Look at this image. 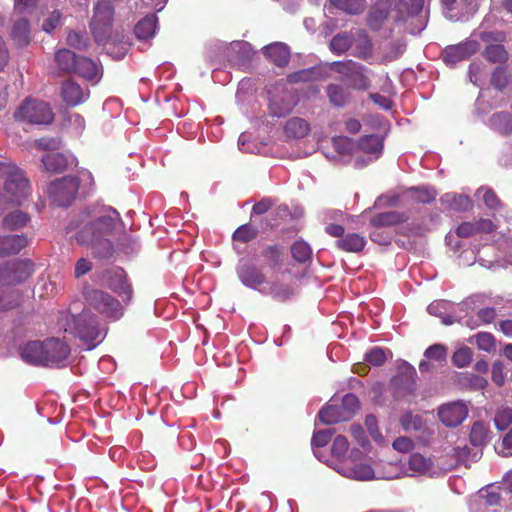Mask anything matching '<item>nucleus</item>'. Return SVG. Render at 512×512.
I'll return each mask as SVG.
<instances>
[{
    "label": "nucleus",
    "instance_id": "nucleus-50",
    "mask_svg": "<svg viewBox=\"0 0 512 512\" xmlns=\"http://www.w3.org/2000/svg\"><path fill=\"white\" fill-rule=\"evenodd\" d=\"M478 194H482V199L487 208L498 210L502 207V202L496 192L488 187H481L477 190Z\"/></svg>",
    "mask_w": 512,
    "mask_h": 512
},
{
    "label": "nucleus",
    "instance_id": "nucleus-38",
    "mask_svg": "<svg viewBox=\"0 0 512 512\" xmlns=\"http://www.w3.org/2000/svg\"><path fill=\"white\" fill-rule=\"evenodd\" d=\"M404 221V217L402 214L396 211H388L379 213L373 216L370 220V224L375 228L392 226Z\"/></svg>",
    "mask_w": 512,
    "mask_h": 512
},
{
    "label": "nucleus",
    "instance_id": "nucleus-34",
    "mask_svg": "<svg viewBox=\"0 0 512 512\" xmlns=\"http://www.w3.org/2000/svg\"><path fill=\"white\" fill-rule=\"evenodd\" d=\"M330 4L350 15H359L367 7L366 0H329Z\"/></svg>",
    "mask_w": 512,
    "mask_h": 512
},
{
    "label": "nucleus",
    "instance_id": "nucleus-9",
    "mask_svg": "<svg viewBox=\"0 0 512 512\" xmlns=\"http://www.w3.org/2000/svg\"><path fill=\"white\" fill-rule=\"evenodd\" d=\"M236 273L240 282L247 288L262 291L261 287L269 284L268 278L252 259L241 258L236 266Z\"/></svg>",
    "mask_w": 512,
    "mask_h": 512
},
{
    "label": "nucleus",
    "instance_id": "nucleus-59",
    "mask_svg": "<svg viewBox=\"0 0 512 512\" xmlns=\"http://www.w3.org/2000/svg\"><path fill=\"white\" fill-rule=\"evenodd\" d=\"M494 422L498 430H505L512 423V409H500L495 415Z\"/></svg>",
    "mask_w": 512,
    "mask_h": 512
},
{
    "label": "nucleus",
    "instance_id": "nucleus-2",
    "mask_svg": "<svg viewBox=\"0 0 512 512\" xmlns=\"http://www.w3.org/2000/svg\"><path fill=\"white\" fill-rule=\"evenodd\" d=\"M114 14L110 1L100 0L93 7L89 26L94 40L100 45H106L112 39Z\"/></svg>",
    "mask_w": 512,
    "mask_h": 512
},
{
    "label": "nucleus",
    "instance_id": "nucleus-54",
    "mask_svg": "<svg viewBox=\"0 0 512 512\" xmlns=\"http://www.w3.org/2000/svg\"><path fill=\"white\" fill-rule=\"evenodd\" d=\"M364 360L370 365L381 366L387 360L386 350L380 347H375L365 354Z\"/></svg>",
    "mask_w": 512,
    "mask_h": 512
},
{
    "label": "nucleus",
    "instance_id": "nucleus-61",
    "mask_svg": "<svg viewBox=\"0 0 512 512\" xmlns=\"http://www.w3.org/2000/svg\"><path fill=\"white\" fill-rule=\"evenodd\" d=\"M400 423L406 431L410 429L418 430L420 428L421 420L418 416H413L412 413L407 412L401 416Z\"/></svg>",
    "mask_w": 512,
    "mask_h": 512
},
{
    "label": "nucleus",
    "instance_id": "nucleus-43",
    "mask_svg": "<svg viewBox=\"0 0 512 512\" xmlns=\"http://www.w3.org/2000/svg\"><path fill=\"white\" fill-rule=\"evenodd\" d=\"M482 54L487 61L494 64H503L508 60V52L501 44L488 45Z\"/></svg>",
    "mask_w": 512,
    "mask_h": 512
},
{
    "label": "nucleus",
    "instance_id": "nucleus-44",
    "mask_svg": "<svg viewBox=\"0 0 512 512\" xmlns=\"http://www.w3.org/2000/svg\"><path fill=\"white\" fill-rule=\"evenodd\" d=\"M406 48V44L402 40H395L390 42L383 51L381 63H389L400 58Z\"/></svg>",
    "mask_w": 512,
    "mask_h": 512
},
{
    "label": "nucleus",
    "instance_id": "nucleus-33",
    "mask_svg": "<svg viewBox=\"0 0 512 512\" xmlns=\"http://www.w3.org/2000/svg\"><path fill=\"white\" fill-rule=\"evenodd\" d=\"M441 202L442 204L447 205L450 210L457 212L468 211L472 208V201L466 195L448 193L441 198Z\"/></svg>",
    "mask_w": 512,
    "mask_h": 512
},
{
    "label": "nucleus",
    "instance_id": "nucleus-15",
    "mask_svg": "<svg viewBox=\"0 0 512 512\" xmlns=\"http://www.w3.org/2000/svg\"><path fill=\"white\" fill-rule=\"evenodd\" d=\"M70 354L69 346L57 339L49 338L44 341L45 366L58 365L67 359Z\"/></svg>",
    "mask_w": 512,
    "mask_h": 512
},
{
    "label": "nucleus",
    "instance_id": "nucleus-20",
    "mask_svg": "<svg viewBox=\"0 0 512 512\" xmlns=\"http://www.w3.org/2000/svg\"><path fill=\"white\" fill-rule=\"evenodd\" d=\"M263 54L278 67H285L290 60L289 47L281 42L269 44L263 48Z\"/></svg>",
    "mask_w": 512,
    "mask_h": 512
},
{
    "label": "nucleus",
    "instance_id": "nucleus-29",
    "mask_svg": "<svg viewBox=\"0 0 512 512\" xmlns=\"http://www.w3.org/2000/svg\"><path fill=\"white\" fill-rule=\"evenodd\" d=\"M366 240L363 236L357 233H348L344 237L336 241V246L345 251L358 253L365 247Z\"/></svg>",
    "mask_w": 512,
    "mask_h": 512
},
{
    "label": "nucleus",
    "instance_id": "nucleus-19",
    "mask_svg": "<svg viewBox=\"0 0 512 512\" xmlns=\"http://www.w3.org/2000/svg\"><path fill=\"white\" fill-rule=\"evenodd\" d=\"M21 358L31 365L45 366L44 341H30L20 348Z\"/></svg>",
    "mask_w": 512,
    "mask_h": 512
},
{
    "label": "nucleus",
    "instance_id": "nucleus-30",
    "mask_svg": "<svg viewBox=\"0 0 512 512\" xmlns=\"http://www.w3.org/2000/svg\"><path fill=\"white\" fill-rule=\"evenodd\" d=\"M360 151L378 157L383 150V137L377 134L362 136L357 144Z\"/></svg>",
    "mask_w": 512,
    "mask_h": 512
},
{
    "label": "nucleus",
    "instance_id": "nucleus-24",
    "mask_svg": "<svg viewBox=\"0 0 512 512\" xmlns=\"http://www.w3.org/2000/svg\"><path fill=\"white\" fill-rule=\"evenodd\" d=\"M158 18L155 14L146 15L139 20L135 27L134 33L139 40H147L155 35Z\"/></svg>",
    "mask_w": 512,
    "mask_h": 512
},
{
    "label": "nucleus",
    "instance_id": "nucleus-17",
    "mask_svg": "<svg viewBox=\"0 0 512 512\" xmlns=\"http://www.w3.org/2000/svg\"><path fill=\"white\" fill-rule=\"evenodd\" d=\"M425 0H394L395 15L393 20L402 23L420 14L423 10Z\"/></svg>",
    "mask_w": 512,
    "mask_h": 512
},
{
    "label": "nucleus",
    "instance_id": "nucleus-37",
    "mask_svg": "<svg viewBox=\"0 0 512 512\" xmlns=\"http://www.w3.org/2000/svg\"><path fill=\"white\" fill-rule=\"evenodd\" d=\"M30 221V216L21 211L15 210L13 212L8 213L3 218V227L8 230H18L20 228L25 227Z\"/></svg>",
    "mask_w": 512,
    "mask_h": 512
},
{
    "label": "nucleus",
    "instance_id": "nucleus-8",
    "mask_svg": "<svg viewBox=\"0 0 512 512\" xmlns=\"http://www.w3.org/2000/svg\"><path fill=\"white\" fill-rule=\"evenodd\" d=\"M34 272V264L29 259H15L0 265V283L16 285L25 282Z\"/></svg>",
    "mask_w": 512,
    "mask_h": 512
},
{
    "label": "nucleus",
    "instance_id": "nucleus-22",
    "mask_svg": "<svg viewBox=\"0 0 512 512\" xmlns=\"http://www.w3.org/2000/svg\"><path fill=\"white\" fill-rule=\"evenodd\" d=\"M27 245L28 239L25 235L0 236V257L18 254Z\"/></svg>",
    "mask_w": 512,
    "mask_h": 512
},
{
    "label": "nucleus",
    "instance_id": "nucleus-4",
    "mask_svg": "<svg viewBox=\"0 0 512 512\" xmlns=\"http://www.w3.org/2000/svg\"><path fill=\"white\" fill-rule=\"evenodd\" d=\"M14 118L21 123L48 125L53 121L54 113L48 103L26 98L14 112Z\"/></svg>",
    "mask_w": 512,
    "mask_h": 512
},
{
    "label": "nucleus",
    "instance_id": "nucleus-5",
    "mask_svg": "<svg viewBox=\"0 0 512 512\" xmlns=\"http://www.w3.org/2000/svg\"><path fill=\"white\" fill-rule=\"evenodd\" d=\"M330 69L341 75L342 80L347 81L353 89L366 91L371 86L367 75L369 69L361 63L353 60L334 61L330 64Z\"/></svg>",
    "mask_w": 512,
    "mask_h": 512
},
{
    "label": "nucleus",
    "instance_id": "nucleus-48",
    "mask_svg": "<svg viewBox=\"0 0 512 512\" xmlns=\"http://www.w3.org/2000/svg\"><path fill=\"white\" fill-rule=\"evenodd\" d=\"M269 294L277 301L284 302L293 295V289L279 281H274L269 286Z\"/></svg>",
    "mask_w": 512,
    "mask_h": 512
},
{
    "label": "nucleus",
    "instance_id": "nucleus-23",
    "mask_svg": "<svg viewBox=\"0 0 512 512\" xmlns=\"http://www.w3.org/2000/svg\"><path fill=\"white\" fill-rule=\"evenodd\" d=\"M318 419L325 425H332L350 420L340 404H328L318 413Z\"/></svg>",
    "mask_w": 512,
    "mask_h": 512
},
{
    "label": "nucleus",
    "instance_id": "nucleus-41",
    "mask_svg": "<svg viewBox=\"0 0 512 512\" xmlns=\"http://www.w3.org/2000/svg\"><path fill=\"white\" fill-rule=\"evenodd\" d=\"M458 383L462 388L467 390H482L488 382L483 376L474 373H460L458 376Z\"/></svg>",
    "mask_w": 512,
    "mask_h": 512
},
{
    "label": "nucleus",
    "instance_id": "nucleus-14",
    "mask_svg": "<svg viewBox=\"0 0 512 512\" xmlns=\"http://www.w3.org/2000/svg\"><path fill=\"white\" fill-rule=\"evenodd\" d=\"M394 0H379L369 11L367 24L372 30H379L390 16L395 15Z\"/></svg>",
    "mask_w": 512,
    "mask_h": 512
},
{
    "label": "nucleus",
    "instance_id": "nucleus-1",
    "mask_svg": "<svg viewBox=\"0 0 512 512\" xmlns=\"http://www.w3.org/2000/svg\"><path fill=\"white\" fill-rule=\"evenodd\" d=\"M114 228L115 220L112 217L101 216L81 228L76 240L79 244L89 247L94 257L106 259L114 252L111 240Z\"/></svg>",
    "mask_w": 512,
    "mask_h": 512
},
{
    "label": "nucleus",
    "instance_id": "nucleus-12",
    "mask_svg": "<svg viewBox=\"0 0 512 512\" xmlns=\"http://www.w3.org/2000/svg\"><path fill=\"white\" fill-rule=\"evenodd\" d=\"M479 47L477 40H465L457 45L447 46L442 54L443 60L445 63L455 64L474 55Z\"/></svg>",
    "mask_w": 512,
    "mask_h": 512
},
{
    "label": "nucleus",
    "instance_id": "nucleus-49",
    "mask_svg": "<svg viewBox=\"0 0 512 512\" xmlns=\"http://www.w3.org/2000/svg\"><path fill=\"white\" fill-rule=\"evenodd\" d=\"M478 349L491 353L496 350V339L489 332H479L474 335Z\"/></svg>",
    "mask_w": 512,
    "mask_h": 512
},
{
    "label": "nucleus",
    "instance_id": "nucleus-51",
    "mask_svg": "<svg viewBox=\"0 0 512 512\" xmlns=\"http://www.w3.org/2000/svg\"><path fill=\"white\" fill-rule=\"evenodd\" d=\"M292 257L300 263L306 262L311 258V248L304 241H296L291 246Z\"/></svg>",
    "mask_w": 512,
    "mask_h": 512
},
{
    "label": "nucleus",
    "instance_id": "nucleus-16",
    "mask_svg": "<svg viewBox=\"0 0 512 512\" xmlns=\"http://www.w3.org/2000/svg\"><path fill=\"white\" fill-rule=\"evenodd\" d=\"M60 95L66 106L75 107L88 99L89 90L83 89L76 81L67 79L61 85Z\"/></svg>",
    "mask_w": 512,
    "mask_h": 512
},
{
    "label": "nucleus",
    "instance_id": "nucleus-39",
    "mask_svg": "<svg viewBox=\"0 0 512 512\" xmlns=\"http://www.w3.org/2000/svg\"><path fill=\"white\" fill-rule=\"evenodd\" d=\"M372 52L373 45L371 38L365 31L359 30L357 32V44L354 56L362 60H367L372 56Z\"/></svg>",
    "mask_w": 512,
    "mask_h": 512
},
{
    "label": "nucleus",
    "instance_id": "nucleus-62",
    "mask_svg": "<svg viewBox=\"0 0 512 512\" xmlns=\"http://www.w3.org/2000/svg\"><path fill=\"white\" fill-rule=\"evenodd\" d=\"M457 236L468 238L477 234V228L474 222H463L456 228Z\"/></svg>",
    "mask_w": 512,
    "mask_h": 512
},
{
    "label": "nucleus",
    "instance_id": "nucleus-10",
    "mask_svg": "<svg viewBox=\"0 0 512 512\" xmlns=\"http://www.w3.org/2000/svg\"><path fill=\"white\" fill-rule=\"evenodd\" d=\"M4 197L7 203L21 205L30 195L29 181L24 173L18 169L10 174L4 182Z\"/></svg>",
    "mask_w": 512,
    "mask_h": 512
},
{
    "label": "nucleus",
    "instance_id": "nucleus-42",
    "mask_svg": "<svg viewBox=\"0 0 512 512\" xmlns=\"http://www.w3.org/2000/svg\"><path fill=\"white\" fill-rule=\"evenodd\" d=\"M79 56L69 49H59L55 54L58 67L64 72H72Z\"/></svg>",
    "mask_w": 512,
    "mask_h": 512
},
{
    "label": "nucleus",
    "instance_id": "nucleus-27",
    "mask_svg": "<svg viewBox=\"0 0 512 512\" xmlns=\"http://www.w3.org/2000/svg\"><path fill=\"white\" fill-rule=\"evenodd\" d=\"M258 236V229L250 223L239 226L232 234L233 249L240 253L239 244H246Z\"/></svg>",
    "mask_w": 512,
    "mask_h": 512
},
{
    "label": "nucleus",
    "instance_id": "nucleus-25",
    "mask_svg": "<svg viewBox=\"0 0 512 512\" xmlns=\"http://www.w3.org/2000/svg\"><path fill=\"white\" fill-rule=\"evenodd\" d=\"M261 257L264 264L271 270L280 268L283 264L284 251L283 248L277 244L266 245L261 250Z\"/></svg>",
    "mask_w": 512,
    "mask_h": 512
},
{
    "label": "nucleus",
    "instance_id": "nucleus-18",
    "mask_svg": "<svg viewBox=\"0 0 512 512\" xmlns=\"http://www.w3.org/2000/svg\"><path fill=\"white\" fill-rule=\"evenodd\" d=\"M296 105V99L292 92L283 91L280 95L270 99L269 110L274 117H285Z\"/></svg>",
    "mask_w": 512,
    "mask_h": 512
},
{
    "label": "nucleus",
    "instance_id": "nucleus-56",
    "mask_svg": "<svg viewBox=\"0 0 512 512\" xmlns=\"http://www.w3.org/2000/svg\"><path fill=\"white\" fill-rule=\"evenodd\" d=\"M334 433L335 430L331 428L316 431L311 439L312 447L320 448L326 446L330 442Z\"/></svg>",
    "mask_w": 512,
    "mask_h": 512
},
{
    "label": "nucleus",
    "instance_id": "nucleus-3",
    "mask_svg": "<svg viewBox=\"0 0 512 512\" xmlns=\"http://www.w3.org/2000/svg\"><path fill=\"white\" fill-rule=\"evenodd\" d=\"M65 331L78 337L89 349L95 346L100 336L97 316L88 310L67 317Z\"/></svg>",
    "mask_w": 512,
    "mask_h": 512
},
{
    "label": "nucleus",
    "instance_id": "nucleus-31",
    "mask_svg": "<svg viewBox=\"0 0 512 512\" xmlns=\"http://www.w3.org/2000/svg\"><path fill=\"white\" fill-rule=\"evenodd\" d=\"M284 131L288 137L300 139L308 135L310 125L303 118L293 117L285 123Z\"/></svg>",
    "mask_w": 512,
    "mask_h": 512
},
{
    "label": "nucleus",
    "instance_id": "nucleus-58",
    "mask_svg": "<svg viewBox=\"0 0 512 512\" xmlns=\"http://www.w3.org/2000/svg\"><path fill=\"white\" fill-rule=\"evenodd\" d=\"M348 448L349 443L347 438L345 436L338 435L333 441L331 452L334 457L342 459L347 454Z\"/></svg>",
    "mask_w": 512,
    "mask_h": 512
},
{
    "label": "nucleus",
    "instance_id": "nucleus-60",
    "mask_svg": "<svg viewBox=\"0 0 512 512\" xmlns=\"http://www.w3.org/2000/svg\"><path fill=\"white\" fill-rule=\"evenodd\" d=\"M508 84L507 71L503 67H497L491 76V85L498 90H503Z\"/></svg>",
    "mask_w": 512,
    "mask_h": 512
},
{
    "label": "nucleus",
    "instance_id": "nucleus-45",
    "mask_svg": "<svg viewBox=\"0 0 512 512\" xmlns=\"http://www.w3.org/2000/svg\"><path fill=\"white\" fill-rule=\"evenodd\" d=\"M470 443L473 446H483L489 440V427L483 422H475L469 435Z\"/></svg>",
    "mask_w": 512,
    "mask_h": 512
},
{
    "label": "nucleus",
    "instance_id": "nucleus-40",
    "mask_svg": "<svg viewBox=\"0 0 512 512\" xmlns=\"http://www.w3.org/2000/svg\"><path fill=\"white\" fill-rule=\"evenodd\" d=\"M433 462L430 458L424 457L420 453H414L410 456L408 461L409 470L417 475H425L430 472Z\"/></svg>",
    "mask_w": 512,
    "mask_h": 512
},
{
    "label": "nucleus",
    "instance_id": "nucleus-21",
    "mask_svg": "<svg viewBox=\"0 0 512 512\" xmlns=\"http://www.w3.org/2000/svg\"><path fill=\"white\" fill-rule=\"evenodd\" d=\"M73 73L90 82H98L101 77V70L98 65L88 57L79 56Z\"/></svg>",
    "mask_w": 512,
    "mask_h": 512
},
{
    "label": "nucleus",
    "instance_id": "nucleus-46",
    "mask_svg": "<svg viewBox=\"0 0 512 512\" xmlns=\"http://www.w3.org/2000/svg\"><path fill=\"white\" fill-rule=\"evenodd\" d=\"M413 201L422 204H430L437 197V191L431 187H412L408 191Z\"/></svg>",
    "mask_w": 512,
    "mask_h": 512
},
{
    "label": "nucleus",
    "instance_id": "nucleus-35",
    "mask_svg": "<svg viewBox=\"0 0 512 512\" xmlns=\"http://www.w3.org/2000/svg\"><path fill=\"white\" fill-rule=\"evenodd\" d=\"M320 71L316 67L302 69L287 75V82L290 84L309 83L319 80Z\"/></svg>",
    "mask_w": 512,
    "mask_h": 512
},
{
    "label": "nucleus",
    "instance_id": "nucleus-47",
    "mask_svg": "<svg viewBox=\"0 0 512 512\" xmlns=\"http://www.w3.org/2000/svg\"><path fill=\"white\" fill-rule=\"evenodd\" d=\"M20 304V294L16 290L0 289V312H5L18 307Z\"/></svg>",
    "mask_w": 512,
    "mask_h": 512
},
{
    "label": "nucleus",
    "instance_id": "nucleus-26",
    "mask_svg": "<svg viewBox=\"0 0 512 512\" xmlns=\"http://www.w3.org/2000/svg\"><path fill=\"white\" fill-rule=\"evenodd\" d=\"M325 91L329 102L338 108L345 107L351 99L348 89L340 84H329Z\"/></svg>",
    "mask_w": 512,
    "mask_h": 512
},
{
    "label": "nucleus",
    "instance_id": "nucleus-53",
    "mask_svg": "<svg viewBox=\"0 0 512 512\" xmlns=\"http://www.w3.org/2000/svg\"><path fill=\"white\" fill-rule=\"evenodd\" d=\"M332 145L335 151L341 155H350L353 152V140L347 136L333 137Z\"/></svg>",
    "mask_w": 512,
    "mask_h": 512
},
{
    "label": "nucleus",
    "instance_id": "nucleus-55",
    "mask_svg": "<svg viewBox=\"0 0 512 512\" xmlns=\"http://www.w3.org/2000/svg\"><path fill=\"white\" fill-rule=\"evenodd\" d=\"M340 406L344 413L349 414L351 419L360 408L358 397L355 394L348 393L342 398Z\"/></svg>",
    "mask_w": 512,
    "mask_h": 512
},
{
    "label": "nucleus",
    "instance_id": "nucleus-64",
    "mask_svg": "<svg viewBox=\"0 0 512 512\" xmlns=\"http://www.w3.org/2000/svg\"><path fill=\"white\" fill-rule=\"evenodd\" d=\"M393 448L399 452H409L414 447V443L410 438L398 437L393 441Z\"/></svg>",
    "mask_w": 512,
    "mask_h": 512
},
{
    "label": "nucleus",
    "instance_id": "nucleus-11",
    "mask_svg": "<svg viewBox=\"0 0 512 512\" xmlns=\"http://www.w3.org/2000/svg\"><path fill=\"white\" fill-rule=\"evenodd\" d=\"M107 288L122 298L125 305L130 304L133 298V287L127 273L119 267L108 270L103 275Z\"/></svg>",
    "mask_w": 512,
    "mask_h": 512
},
{
    "label": "nucleus",
    "instance_id": "nucleus-32",
    "mask_svg": "<svg viewBox=\"0 0 512 512\" xmlns=\"http://www.w3.org/2000/svg\"><path fill=\"white\" fill-rule=\"evenodd\" d=\"M11 38L19 47L26 46L30 43V25L28 20L20 19L14 23L11 30Z\"/></svg>",
    "mask_w": 512,
    "mask_h": 512
},
{
    "label": "nucleus",
    "instance_id": "nucleus-52",
    "mask_svg": "<svg viewBox=\"0 0 512 512\" xmlns=\"http://www.w3.org/2000/svg\"><path fill=\"white\" fill-rule=\"evenodd\" d=\"M473 358V352L469 347H461L452 355V363L458 368L467 367Z\"/></svg>",
    "mask_w": 512,
    "mask_h": 512
},
{
    "label": "nucleus",
    "instance_id": "nucleus-28",
    "mask_svg": "<svg viewBox=\"0 0 512 512\" xmlns=\"http://www.w3.org/2000/svg\"><path fill=\"white\" fill-rule=\"evenodd\" d=\"M43 169L50 173H61L68 167V160L62 153H48L41 158Z\"/></svg>",
    "mask_w": 512,
    "mask_h": 512
},
{
    "label": "nucleus",
    "instance_id": "nucleus-63",
    "mask_svg": "<svg viewBox=\"0 0 512 512\" xmlns=\"http://www.w3.org/2000/svg\"><path fill=\"white\" fill-rule=\"evenodd\" d=\"M61 14L59 11H53L48 18L44 21L42 28L44 31L52 32L60 23Z\"/></svg>",
    "mask_w": 512,
    "mask_h": 512
},
{
    "label": "nucleus",
    "instance_id": "nucleus-57",
    "mask_svg": "<svg viewBox=\"0 0 512 512\" xmlns=\"http://www.w3.org/2000/svg\"><path fill=\"white\" fill-rule=\"evenodd\" d=\"M424 356L430 360L444 361L447 357V348L443 344H433L425 350Z\"/></svg>",
    "mask_w": 512,
    "mask_h": 512
},
{
    "label": "nucleus",
    "instance_id": "nucleus-7",
    "mask_svg": "<svg viewBox=\"0 0 512 512\" xmlns=\"http://www.w3.org/2000/svg\"><path fill=\"white\" fill-rule=\"evenodd\" d=\"M85 297L91 307L108 319L118 320L124 314L120 301L103 290L92 289Z\"/></svg>",
    "mask_w": 512,
    "mask_h": 512
},
{
    "label": "nucleus",
    "instance_id": "nucleus-13",
    "mask_svg": "<svg viewBox=\"0 0 512 512\" xmlns=\"http://www.w3.org/2000/svg\"><path fill=\"white\" fill-rule=\"evenodd\" d=\"M468 415L467 406L460 401L449 403L440 407L438 416L447 427L460 425Z\"/></svg>",
    "mask_w": 512,
    "mask_h": 512
},
{
    "label": "nucleus",
    "instance_id": "nucleus-6",
    "mask_svg": "<svg viewBox=\"0 0 512 512\" xmlns=\"http://www.w3.org/2000/svg\"><path fill=\"white\" fill-rule=\"evenodd\" d=\"M79 187V178L69 175L50 182L46 191L55 205L67 207L76 199Z\"/></svg>",
    "mask_w": 512,
    "mask_h": 512
},
{
    "label": "nucleus",
    "instance_id": "nucleus-36",
    "mask_svg": "<svg viewBox=\"0 0 512 512\" xmlns=\"http://www.w3.org/2000/svg\"><path fill=\"white\" fill-rule=\"evenodd\" d=\"M353 44V36L348 32L337 33L330 41L329 48L335 55L346 53Z\"/></svg>",
    "mask_w": 512,
    "mask_h": 512
}]
</instances>
